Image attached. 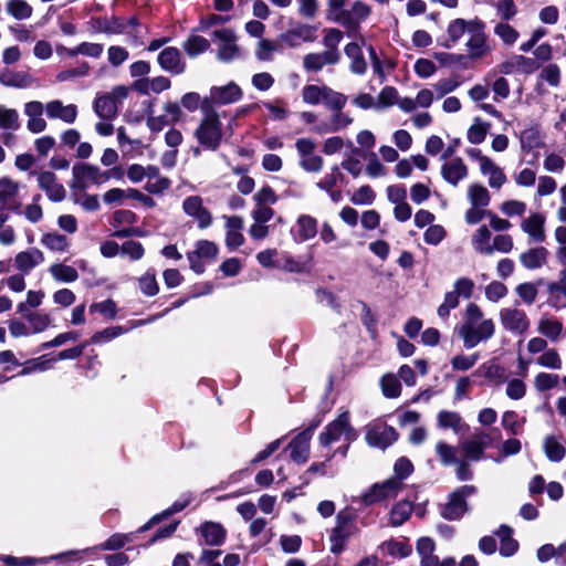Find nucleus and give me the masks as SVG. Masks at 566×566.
Listing matches in <instances>:
<instances>
[{
    "mask_svg": "<svg viewBox=\"0 0 566 566\" xmlns=\"http://www.w3.org/2000/svg\"><path fill=\"white\" fill-rule=\"evenodd\" d=\"M457 331L463 340V346L471 349L494 336L495 323L492 318H486L483 311L475 303H469Z\"/></svg>",
    "mask_w": 566,
    "mask_h": 566,
    "instance_id": "obj_1",
    "label": "nucleus"
},
{
    "mask_svg": "<svg viewBox=\"0 0 566 566\" xmlns=\"http://www.w3.org/2000/svg\"><path fill=\"white\" fill-rule=\"evenodd\" d=\"M359 533L356 517L347 510L339 511L335 517V526L329 533V551L338 555L346 548L350 537Z\"/></svg>",
    "mask_w": 566,
    "mask_h": 566,
    "instance_id": "obj_2",
    "label": "nucleus"
},
{
    "mask_svg": "<svg viewBox=\"0 0 566 566\" xmlns=\"http://www.w3.org/2000/svg\"><path fill=\"white\" fill-rule=\"evenodd\" d=\"M346 0H328V11L335 13L333 20L343 27L359 28L360 22L371 14V7L363 1H355L352 11L343 9Z\"/></svg>",
    "mask_w": 566,
    "mask_h": 566,
    "instance_id": "obj_3",
    "label": "nucleus"
},
{
    "mask_svg": "<svg viewBox=\"0 0 566 566\" xmlns=\"http://www.w3.org/2000/svg\"><path fill=\"white\" fill-rule=\"evenodd\" d=\"M256 259L264 266H274L290 272L305 271L310 263L308 254L295 259L280 250H262Z\"/></svg>",
    "mask_w": 566,
    "mask_h": 566,
    "instance_id": "obj_4",
    "label": "nucleus"
},
{
    "mask_svg": "<svg viewBox=\"0 0 566 566\" xmlns=\"http://www.w3.org/2000/svg\"><path fill=\"white\" fill-rule=\"evenodd\" d=\"M193 136L205 150H218L223 138L221 120L201 118L198 127L195 129Z\"/></svg>",
    "mask_w": 566,
    "mask_h": 566,
    "instance_id": "obj_5",
    "label": "nucleus"
},
{
    "mask_svg": "<svg viewBox=\"0 0 566 566\" xmlns=\"http://www.w3.org/2000/svg\"><path fill=\"white\" fill-rule=\"evenodd\" d=\"M343 437L347 441H353L356 438V433L349 423L348 411L342 412L337 419L331 422L319 434L318 440L323 447H328L333 442L339 441Z\"/></svg>",
    "mask_w": 566,
    "mask_h": 566,
    "instance_id": "obj_6",
    "label": "nucleus"
},
{
    "mask_svg": "<svg viewBox=\"0 0 566 566\" xmlns=\"http://www.w3.org/2000/svg\"><path fill=\"white\" fill-rule=\"evenodd\" d=\"M475 491L473 485H463L452 492L441 511L442 517L449 521L459 520L468 509L465 499L474 494Z\"/></svg>",
    "mask_w": 566,
    "mask_h": 566,
    "instance_id": "obj_7",
    "label": "nucleus"
},
{
    "mask_svg": "<svg viewBox=\"0 0 566 566\" xmlns=\"http://www.w3.org/2000/svg\"><path fill=\"white\" fill-rule=\"evenodd\" d=\"M402 482L397 479H388L381 483H375L361 496V502L365 505H373L381 501L395 499L402 490Z\"/></svg>",
    "mask_w": 566,
    "mask_h": 566,
    "instance_id": "obj_8",
    "label": "nucleus"
},
{
    "mask_svg": "<svg viewBox=\"0 0 566 566\" xmlns=\"http://www.w3.org/2000/svg\"><path fill=\"white\" fill-rule=\"evenodd\" d=\"M491 443L492 438L488 432L476 430L472 438L460 443V449L465 460L476 462L484 458V452Z\"/></svg>",
    "mask_w": 566,
    "mask_h": 566,
    "instance_id": "obj_9",
    "label": "nucleus"
},
{
    "mask_svg": "<svg viewBox=\"0 0 566 566\" xmlns=\"http://www.w3.org/2000/svg\"><path fill=\"white\" fill-rule=\"evenodd\" d=\"M365 439L373 448L386 449L398 439V433L394 427L378 422L366 428Z\"/></svg>",
    "mask_w": 566,
    "mask_h": 566,
    "instance_id": "obj_10",
    "label": "nucleus"
},
{
    "mask_svg": "<svg viewBox=\"0 0 566 566\" xmlns=\"http://www.w3.org/2000/svg\"><path fill=\"white\" fill-rule=\"evenodd\" d=\"M499 315L503 328L512 334L522 335L530 328V319L523 310L504 307Z\"/></svg>",
    "mask_w": 566,
    "mask_h": 566,
    "instance_id": "obj_11",
    "label": "nucleus"
},
{
    "mask_svg": "<svg viewBox=\"0 0 566 566\" xmlns=\"http://www.w3.org/2000/svg\"><path fill=\"white\" fill-rule=\"evenodd\" d=\"M19 189V184L10 177L0 178V212L10 210L20 213L22 203L18 199Z\"/></svg>",
    "mask_w": 566,
    "mask_h": 566,
    "instance_id": "obj_12",
    "label": "nucleus"
},
{
    "mask_svg": "<svg viewBox=\"0 0 566 566\" xmlns=\"http://www.w3.org/2000/svg\"><path fill=\"white\" fill-rule=\"evenodd\" d=\"M184 212L197 221L198 228L206 229L212 223L211 212L203 206L200 196H189L182 202Z\"/></svg>",
    "mask_w": 566,
    "mask_h": 566,
    "instance_id": "obj_13",
    "label": "nucleus"
},
{
    "mask_svg": "<svg viewBox=\"0 0 566 566\" xmlns=\"http://www.w3.org/2000/svg\"><path fill=\"white\" fill-rule=\"evenodd\" d=\"M318 423H314L293 438L289 444L291 459L296 463H305L310 458V442Z\"/></svg>",
    "mask_w": 566,
    "mask_h": 566,
    "instance_id": "obj_14",
    "label": "nucleus"
},
{
    "mask_svg": "<svg viewBox=\"0 0 566 566\" xmlns=\"http://www.w3.org/2000/svg\"><path fill=\"white\" fill-rule=\"evenodd\" d=\"M97 174V166L76 163L72 168V181L70 187L75 191H85L88 187L87 181L94 184L95 175Z\"/></svg>",
    "mask_w": 566,
    "mask_h": 566,
    "instance_id": "obj_15",
    "label": "nucleus"
},
{
    "mask_svg": "<svg viewBox=\"0 0 566 566\" xmlns=\"http://www.w3.org/2000/svg\"><path fill=\"white\" fill-rule=\"evenodd\" d=\"M39 187L46 193L53 202H61L65 199V189L62 184L56 181V176L52 171H42L38 176Z\"/></svg>",
    "mask_w": 566,
    "mask_h": 566,
    "instance_id": "obj_16",
    "label": "nucleus"
},
{
    "mask_svg": "<svg viewBox=\"0 0 566 566\" xmlns=\"http://www.w3.org/2000/svg\"><path fill=\"white\" fill-rule=\"evenodd\" d=\"M160 67L172 74H182L186 63L181 60L180 51L175 46L165 48L157 56Z\"/></svg>",
    "mask_w": 566,
    "mask_h": 566,
    "instance_id": "obj_17",
    "label": "nucleus"
},
{
    "mask_svg": "<svg viewBox=\"0 0 566 566\" xmlns=\"http://www.w3.org/2000/svg\"><path fill=\"white\" fill-rule=\"evenodd\" d=\"M90 23L95 32H104L106 34H123L126 32L125 19L113 15L107 17H93Z\"/></svg>",
    "mask_w": 566,
    "mask_h": 566,
    "instance_id": "obj_18",
    "label": "nucleus"
},
{
    "mask_svg": "<svg viewBox=\"0 0 566 566\" xmlns=\"http://www.w3.org/2000/svg\"><path fill=\"white\" fill-rule=\"evenodd\" d=\"M210 93L219 105L235 103L240 101L243 95L241 87L234 82H230L223 86H212Z\"/></svg>",
    "mask_w": 566,
    "mask_h": 566,
    "instance_id": "obj_19",
    "label": "nucleus"
},
{
    "mask_svg": "<svg viewBox=\"0 0 566 566\" xmlns=\"http://www.w3.org/2000/svg\"><path fill=\"white\" fill-rule=\"evenodd\" d=\"M441 175L447 182L457 186L460 180L468 176V167L461 157H455L442 165Z\"/></svg>",
    "mask_w": 566,
    "mask_h": 566,
    "instance_id": "obj_20",
    "label": "nucleus"
},
{
    "mask_svg": "<svg viewBox=\"0 0 566 566\" xmlns=\"http://www.w3.org/2000/svg\"><path fill=\"white\" fill-rule=\"evenodd\" d=\"M545 218L541 213H532L528 218L523 220L522 229L526 232L533 242L542 243L545 240L544 233Z\"/></svg>",
    "mask_w": 566,
    "mask_h": 566,
    "instance_id": "obj_21",
    "label": "nucleus"
},
{
    "mask_svg": "<svg viewBox=\"0 0 566 566\" xmlns=\"http://www.w3.org/2000/svg\"><path fill=\"white\" fill-rule=\"evenodd\" d=\"M199 532L205 541V544L211 545V546H218L221 545L224 542L227 531L224 527L214 522H206L203 523Z\"/></svg>",
    "mask_w": 566,
    "mask_h": 566,
    "instance_id": "obj_22",
    "label": "nucleus"
},
{
    "mask_svg": "<svg viewBox=\"0 0 566 566\" xmlns=\"http://www.w3.org/2000/svg\"><path fill=\"white\" fill-rule=\"evenodd\" d=\"M344 52L347 57L352 60L349 66L350 71L358 75L365 74L367 71V63L361 51V43L350 42L346 44Z\"/></svg>",
    "mask_w": 566,
    "mask_h": 566,
    "instance_id": "obj_23",
    "label": "nucleus"
},
{
    "mask_svg": "<svg viewBox=\"0 0 566 566\" xmlns=\"http://www.w3.org/2000/svg\"><path fill=\"white\" fill-rule=\"evenodd\" d=\"M94 112L102 119H114L118 114V107L116 101H114V96L105 94L96 97L94 101Z\"/></svg>",
    "mask_w": 566,
    "mask_h": 566,
    "instance_id": "obj_24",
    "label": "nucleus"
},
{
    "mask_svg": "<svg viewBox=\"0 0 566 566\" xmlns=\"http://www.w3.org/2000/svg\"><path fill=\"white\" fill-rule=\"evenodd\" d=\"M379 552L382 555L403 558L411 554L412 547L407 541L388 539L380 544Z\"/></svg>",
    "mask_w": 566,
    "mask_h": 566,
    "instance_id": "obj_25",
    "label": "nucleus"
},
{
    "mask_svg": "<svg viewBox=\"0 0 566 566\" xmlns=\"http://www.w3.org/2000/svg\"><path fill=\"white\" fill-rule=\"evenodd\" d=\"M468 24L467 20L462 18H457L449 22L447 28L448 38L440 42L438 40V43L443 46L444 49H451L458 41L462 38V35L467 32Z\"/></svg>",
    "mask_w": 566,
    "mask_h": 566,
    "instance_id": "obj_26",
    "label": "nucleus"
},
{
    "mask_svg": "<svg viewBox=\"0 0 566 566\" xmlns=\"http://www.w3.org/2000/svg\"><path fill=\"white\" fill-rule=\"evenodd\" d=\"M521 147L524 151L545 147L538 125L526 128L521 134Z\"/></svg>",
    "mask_w": 566,
    "mask_h": 566,
    "instance_id": "obj_27",
    "label": "nucleus"
},
{
    "mask_svg": "<svg viewBox=\"0 0 566 566\" xmlns=\"http://www.w3.org/2000/svg\"><path fill=\"white\" fill-rule=\"evenodd\" d=\"M537 331L548 339L556 342L562 335L563 324L556 318L542 317L538 322Z\"/></svg>",
    "mask_w": 566,
    "mask_h": 566,
    "instance_id": "obj_28",
    "label": "nucleus"
},
{
    "mask_svg": "<svg viewBox=\"0 0 566 566\" xmlns=\"http://www.w3.org/2000/svg\"><path fill=\"white\" fill-rule=\"evenodd\" d=\"M412 510L413 507L410 502L399 501L389 513L390 525L394 527L402 525L411 516Z\"/></svg>",
    "mask_w": 566,
    "mask_h": 566,
    "instance_id": "obj_29",
    "label": "nucleus"
},
{
    "mask_svg": "<svg viewBox=\"0 0 566 566\" xmlns=\"http://www.w3.org/2000/svg\"><path fill=\"white\" fill-rule=\"evenodd\" d=\"M43 260L44 258L41 250H28L22 251L17 255L15 263L21 271L29 272Z\"/></svg>",
    "mask_w": 566,
    "mask_h": 566,
    "instance_id": "obj_30",
    "label": "nucleus"
},
{
    "mask_svg": "<svg viewBox=\"0 0 566 566\" xmlns=\"http://www.w3.org/2000/svg\"><path fill=\"white\" fill-rule=\"evenodd\" d=\"M49 272L55 281L63 283H71L77 280L78 274L74 265H67L65 263H53Z\"/></svg>",
    "mask_w": 566,
    "mask_h": 566,
    "instance_id": "obj_31",
    "label": "nucleus"
},
{
    "mask_svg": "<svg viewBox=\"0 0 566 566\" xmlns=\"http://www.w3.org/2000/svg\"><path fill=\"white\" fill-rule=\"evenodd\" d=\"M491 128V123L483 122L480 117L474 118L467 133V138L471 144L479 145L483 143Z\"/></svg>",
    "mask_w": 566,
    "mask_h": 566,
    "instance_id": "obj_32",
    "label": "nucleus"
},
{
    "mask_svg": "<svg viewBox=\"0 0 566 566\" xmlns=\"http://www.w3.org/2000/svg\"><path fill=\"white\" fill-rule=\"evenodd\" d=\"M182 48L188 56L196 57L210 48V42L201 35L192 34L184 42Z\"/></svg>",
    "mask_w": 566,
    "mask_h": 566,
    "instance_id": "obj_33",
    "label": "nucleus"
},
{
    "mask_svg": "<svg viewBox=\"0 0 566 566\" xmlns=\"http://www.w3.org/2000/svg\"><path fill=\"white\" fill-rule=\"evenodd\" d=\"M217 250H192L188 253V261L190 269L196 273H202L205 270V262L211 261L216 258Z\"/></svg>",
    "mask_w": 566,
    "mask_h": 566,
    "instance_id": "obj_34",
    "label": "nucleus"
},
{
    "mask_svg": "<svg viewBox=\"0 0 566 566\" xmlns=\"http://www.w3.org/2000/svg\"><path fill=\"white\" fill-rule=\"evenodd\" d=\"M520 260L526 269L535 270L544 265L547 258L545 250H525L521 253Z\"/></svg>",
    "mask_w": 566,
    "mask_h": 566,
    "instance_id": "obj_35",
    "label": "nucleus"
},
{
    "mask_svg": "<svg viewBox=\"0 0 566 566\" xmlns=\"http://www.w3.org/2000/svg\"><path fill=\"white\" fill-rule=\"evenodd\" d=\"M6 10L17 20L29 19L33 13V8L25 0H9Z\"/></svg>",
    "mask_w": 566,
    "mask_h": 566,
    "instance_id": "obj_36",
    "label": "nucleus"
},
{
    "mask_svg": "<svg viewBox=\"0 0 566 566\" xmlns=\"http://www.w3.org/2000/svg\"><path fill=\"white\" fill-rule=\"evenodd\" d=\"M470 202L475 208L486 207L491 197L489 190L480 184H472L468 190Z\"/></svg>",
    "mask_w": 566,
    "mask_h": 566,
    "instance_id": "obj_37",
    "label": "nucleus"
},
{
    "mask_svg": "<svg viewBox=\"0 0 566 566\" xmlns=\"http://www.w3.org/2000/svg\"><path fill=\"white\" fill-rule=\"evenodd\" d=\"M438 426L442 429H452L458 433L462 426V418L455 411L441 410L437 417Z\"/></svg>",
    "mask_w": 566,
    "mask_h": 566,
    "instance_id": "obj_38",
    "label": "nucleus"
},
{
    "mask_svg": "<svg viewBox=\"0 0 566 566\" xmlns=\"http://www.w3.org/2000/svg\"><path fill=\"white\" fill-rule=\"evenodd\" d=\"M24 318L28 321L32 334L43 332L51 324V316L43 312H30L24 314Z\"/></svg>",
    "mask_w": 566,
    "mask_h": 566,
    "instance_id": "obj_39",
    "label": "nucleus"
},
{
    "mask_svg": "<svg viewBox=\"0 0 566 566\" xmlns=\"http://www.w3.org/2000/svg\"><path fill=\"white\" fill-rule=\"evenodd\" d=\"M317 233V221L315 218L304 214L297 219V234L302 240H308Z\"/></svg>",
    "mask_w": 566,
    "mask_h": 566,
    "instance_id": "obj_40",
    "label": "nucleus"
},
{
    "mask_svg": "<svg viewBox=\"0 0 566 566\" xmlns=\"http://www.w3.org/2000/svg\"><path fill=\"white\" fill-rule=\"evenodd\" d=\"M544 451L546 457L553 462H559L565 457V448L555 437H547L545 439Z\"/></svg>",
    "mask_w": 566,
    "mask_h": 566,
    "instance_id": "obj_41",
    "label": "nucleus"
},
{
    "mask_svg": "<svg viewBox=\"0 0 566 566\" xmlns=\"http://www.w3.org/2000/svg\"><path fill=\"white\" fill-rule=\"evenodd\" d=\"M0 83L9 87H25L29 84V75L23 72H2Z\"/></svg>",
    "mask_w": 566,
    "mask_h": 566,
    "instance_id": "obj_42",
    "label": "nucleus"
},
{
    "mask_svg": "<svg viewBox=\"0 0 566 566\" xmlns=\"http://www.w3.org/2000/svg\"><path fill=\"white\" fill-rule=\"evenodd\" d=\"M488 35L486 34H476L470 36L467 42V46L470 50L471 59H480L488 52L486 46Z\"/></svg>",
    "mask_w": 566,
    "mask_h": 566,
    "instance_id": "obj_43",
    "label": "nucleus"
},
{
    "mask_svg": "<svg viewBox=\"0 0 566 566\" xmlns=\"http://www.w3.org/2000/svg\"><path fill=\"white\" fill-rule=\"evenodd\" d=\"M479 359V353H473L471 355L459 354L453 356L450 363L453 370L467 371L471 369Z\"/></svg>",
    "mask_w": 566,
    "mask_h": 566,
    "instance_id": "obj_44",
    "label": "nucleus"
},
{
    "mask_svg": "<svg viewBox=\"0 0 566 566\" xmlns=\"http://www.w3.org/2000/svg\"><path fill=\"white\" fill-rule=\"evenodd\" d=\"M381 390L387 398H397L401 392V385L394 374L385 375L381 380Z\"/></svg>",
    "mask_w": 566,
    "mask_h": 566,
    "instance_id": "obj_45",
    "label": "nucleus"
},
{
    "mask_svg": "<svg viewBox=\"0 0 566 566\" xmlns=\"http://www.w3.org/2000/svg\"><path fill=\"white\" fill-rule=\"evenodd\" d=\"M537 365L545 368L558 370L562 368V359L554 348H547L536 359Z\"/></svg>",
    "mask_w": 566,
    "mask_h": 566,
    "instance_id": "obj_46",
    "label": "nucleus"
},
{
    "mask_svg": "<svg viewBox=\"0 0 566 566\" xmlns=\"http://www.w3.org/2000/svg\"><path fill=\"white\" fill-rule=\"evenodd\" d=\"M325 94H324V102L326 105L336 112H339L344 108L347 97L343 93H338L333 91L328 86H324Z\"/></svg>",
    "mask_w": 566,
    "mask_h": 566,
    "instance_id": "obj_47",
    "label": "nucleus"
},
{
    "mask_svg": "<svg viewBox=\"0 0 566 566\" xmlns=\"http://www.w3.org/2000/svg\"><path fill=\"white\" fill-rule=\"evenodd\" d=\"M126 329L123 326H111L101 332L95 333L90 343L92 344H103L107 343L120 335H123Z\"/></svg>",
    "mask_w": 566,
    "mask_h": 566,
    "instance_id": "obj_48",
    "label": "nucleus"
},
{
    "mask_svg": "<svg viewBox=\"0 0 566 566\" xmlns=\"http://www.w3.org/2000/svg\"><path fill=\"white\" fill-rule=\"evenodd\" d=\"M128 542H132L130 534H113L107 541L96 546L101 551H116L124 547Z\"/></svg>",
    "mask_w": 566,
    "mask_h": 566,
    "instance_id": "obj_49",
    "label": "nucleus"
},
{
    "mask_svg": "<svg viewBox=\"0 0 566 566\" xmlns=\"http://www.w3.org/2000/svg\"><path fill=\"white\" fill-rule=\"evenodd\" d=\"M559 376L549 373H539L534 378V387L538 391H546L558 385Z\"/></svg>",
    "mask_w": 566,
    "mask_h": 566,
    "instance_id": "obj_50",
    "label": "nucleus"
},
{
    "mask_svg": "<svg viewBox=\"0 0 566 566\" xmlns=\"http://www.w3.org/2000/svg\"><path fill=\"white\" fill-rule=\"evenodd\" d=\"M494 33L497 36H500L501 40L507 45L514 44L520 35L516 29H514L509 23H502V22L497 23L494 27Z\"/></svg>",
    "mask_w": 566,
    "mask_h": 566,
    "instance_id": "obj_51",
    "label": "nucleus"
},
{
    "mask_svg": "<svg viewBox=\"0 0 566 566\" xmlns=\"http://www.w3.org/2000/svg\"><path fill=\"white\" fill-rule=\"evenodd\" d=\"M549 304L555 308L564 307L563 301L566 298V287L557 283L548 284Z\"/></svg>",
    "mask_w": 566,
    "mask_h": 566,
    "instance_id": "obj_52",
    "label": "nucleus"
},
{
    "mask_svg": "<svg viewBox=\"0 0 566 566\" xmlns=\"http://www.w3.org/2000/svg\"><path fill=\"white\" fill-rule=\"evenodd\" d=\"M324 86L319 87L314 84L305 85L302 91L303 101L311 105H316L321 99H324Z\"/></svg>",
    "mask_w": 566,
    "mask_h": 566,
    "instance_id": "obj_53",
    "label": "nucleus"
},
{
    "mask_svg": "<svg viewBox=\"0 0 566 566\" xmlns=\"http://www.w3.org/2000/svg\"><path fill=\"white\" fill-rule=\"evenodd\" d=\"M124 175L125 171L122 166H114L105 171H101V169L97 167V174L95 175L94 185L99 186L112 178L122 180L124 178Z\"/></svg>",
    "mask_w": 566,
    "mask_h": 566,
    "instance_id": "obj_54",
    "label": "nucleus"
},
{
    "mask_svg": "<svg viewBox=\"0 0 566 566\" xmlns=\"http://www.w3.org/2000/svg\"><path fill=\"white\" fill-rule=\"evenodd\" d=\"M376 193L369 185L359 187L350 198L354 205H370L374 202Z\"/></svg>",
    "mask_w": 566,
    "mask_h": 566,
    "instance_id": "obj_55",
    "label": "nucleus"
},
{
    "mask_svg": "<svg viewBox=\"0 0 566 566\" xmlns=\"http://www.w3.org/2000/svg\"><path fill=\"white\" fill-rule=\"evenodd\" d=\"M436 452L440 461L444 465L457 463L455 449L443 441H439L436 446Z\"/></svg>",
    "mask_w": 566,
    "mask_h": 566,
    "instance_id": "obj_56",
    "label": "nucleus"
},
{
    "mask_svg": "<svg viewBox=\"0 0 566 566\" xmlns=\"http://www.w3.org/2000/svg\"><path fill=\"white\" fill-rule=\"evenodd\" d=\"M524 420L521 422L515 411H505L502 416V426L509 430L512 434H518L522 429Z\"/></svg>",
    "mask_w": 566,
    "mask_h": 566,
    "instance_id": "obj_57",
    "label": "nucleus"
},
{
    "mask_svg": "<svg viewBox=\"0 0 566 566\" xmlns=\"http://www.w3.org/2000/svg\"><path fill=\"white\" fill-rule=\"evenodd\" d=\"M447 232L440 224H431L423 234L424 242L430 245L439 244L446 237Z\"/></svg>",
    "mask_w": 566,
    "mask_h": 566,
    "instance_id": "obj_58",
    "label": "nucleus"
},
{
    "mask_svg": "<svg viewBox=\"0 0 566 566\" xmlns=\"http://www.w3.org/2000/svg\"><path fill=\"white\" fill-rule=\"evenodd\" d=\"M413 69L415 73L421 78H428L437 71L436 64L431 60L424 57L418 59Z\"/></svg>",
    "mask_w": 566,
    "mask_h": 566,
    "instance_id": "obj_59",
    "label": "nucleus"
},
{
    "mask_svg": "<svg viewBox=\"0 0 566 566\" xmlns=\"http://www.w3.org/2000/svg\"><path fill=\"white\" fill-rule=\"evenodd\" d=\"M19 116L15 109L0 107V127L6 129H17L19 127Z\"/></svg>",
    "mask_w": 566,
    "mask_h": 566,
    "instance_id": "obj_60",
    "label": "nucleus"
},
{
    "mask_svg": "<svg viewBox=\"0 0 566 566\" xmlns=\"http://www.w3.org/2000/svg\"><path fill=\"white\" fill-rule=\"evenodd\" d=\"M505 392L509 398L520 400L526 394V385L523 380L513 378L507 382Z\"/></svg>",
    "mask_w": 566,
    "mask_h": 566,
    "instance_id": "obj_61",
    "label": "nucleus"
},
{
    "mask_svg": "<svg viewBox=\"0 0 566 566\" xmlns=\"http://www.w3.org/2000/svg\"><path fill=\"white\" fill-rule=\"evenodd\" d=\"M516 63V70L524 74H532L539 69V63L532 57H527L524 55H515L514 56Z\"/></svg>",
    "mask_w": 566,
    "mask_h": 566,
    "instance_id": "obj_62",
    "label": "nucleus"
},
{
    "mask_svg": "<svg viewBox=\"0 0 566 566\" xmlns=\"http://www.w3.org/2000/svg\"><path fill=\"white\" fill-rule=\"evenodd\" d=\"M394 471L396 475L394 479H397L398 481L402 482V480H405L412 473L413 465L409 459L401 457L396 461L394 465Z\"/></svg>",
    "mask_w": 566,
    "mask_h": 566,
    "instance_id": "obj_63",
    "label": "nucleus"
},
{
    "mask_svg": "<svg viewBox=\"0 0 566 566\" xmlns=\"http://www.w3.org/2000/svg\"><path fill=\"white\" fill-rule=\"evenodd\" d=\"M516 293L525 304L531 305L536 300L537 287L533 283H522L516 287Z\"/></svg>",
    "mask_w": 566,
    "mask_h": 566,
    "instance_id": "obj_64",
    "label": "nucleus"
}]
</instances>
